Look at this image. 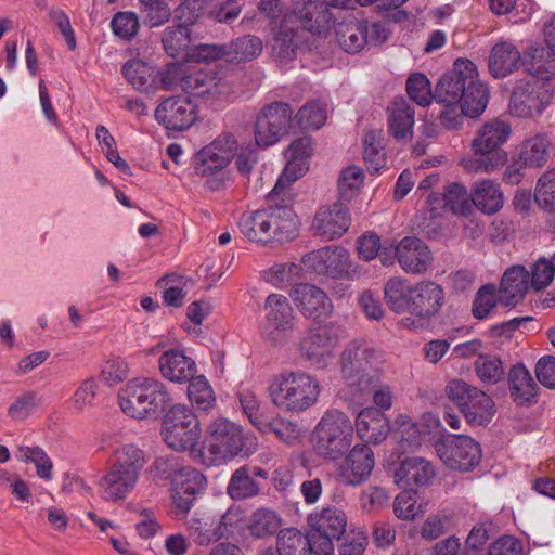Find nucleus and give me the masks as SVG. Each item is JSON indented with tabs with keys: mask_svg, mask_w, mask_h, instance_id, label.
Masks as SVG:
<instances>
[{
	"mask_svg": "<svg viewBox=\"0 0 555 555\" xmlns=\"http://www.w3.org/2000/svg\"><path fill=\"white\" fill-rule=\"evenodd\" d=\"M384 297L391 311L411 314L401 320V325L412 330H421L427 325L440 312L446 301L440 284L429 280L412 284L399 276L386 282Z\"/></svg>",
	"mask_w": 555,
	"mask_h": 555,
	"instance_id": "1",
	"label": "nucleus"
},
{
	"mask_svg": "<svg viewBox=\"0 0 555 555\" xmlns=\"http://www.w3.org/2000/svg\"><path fill=\"white\" fill-rule=\"evenodd\" d=\"M270 198L274 205L258 209L251 214L245 223V236L249 241L269 244L293 241L299 232V219L292 204L294 196L291 190L286 196L274 197L273 190Z\"/></svg>",
	"mask_w": 555,
	"mask_h": 555,
	"instance_id": "2",
	"label": "nucleus"
},
{
	"mask_svg": "<svg viewBox=\"0 0 555 555\" xmlns=\"http://www.w3.org/2000/svg\"><path fill=\"white\" fill-rule=\"evenodd\" d=\"M268 392L279 410L300 414L319 400L321 385L318 378L300 370H285L271 378Z\"/></svg>",
	"mask_w": 555,
	"mask_h": 555,
	"instance_id": "3",
	"label": "nucleus"
},
{
	"mask_svg": "<svg viewBox=\"0 0 555 555\" xmlns=\"http://www.w3.org/2000/svg\"><path fill=\"white\" fill-rule=\"evenodd\" d=\"M118 403L122 412L132 418L156 420L172 406V398L162 380L137 377L119 389Z\"/></svg>",
	"mask_w": 555,
	"mask_h": 555,
	"instance_id": "4",
	"label": "nucleus"
},
{
	"mask_svg": "<svg viewBox=\"0 0 555 555\" xmlns=\"http://www.w3.org/2000/svg\"><path fill=\"white\" fill-rule=\"evenodd\" d=\"M354 440V424L343 411L330 409L324 412L312 431L313 449L326 461L340 460Z\"/></svg>",
	"mask_w": 555,
	"mask_h": 555,
	"instance_id": "5",
	"label": "nucleus"
},
{
	"mask_svg": "<svg viewBox=\"0 0 555 555\" xmlns=\"http://www.w3.org/2000/svg\"><path fill=\"white\" fill-rule=\"evenodd\" d=\"M376 353L363 339H354L346 345L340 354V373L352 392L366 395L378 386L379 374L374 367Z\"/></svg>",
	"mask_w": 555,
	"mask_h": 555,
	"instance_id": "6",
	"label": "nucleus"
},
{
	"mask_svg": "<svg viewBox=\"0 0 555 555\" xmlns=\"http://www.w3.org/2000/svg\"><path fill=\"white\" fill-rule=\"evenodd\" d=\"M205 450H198V461L208 466H218L234 459L243 450L241 427L227 418L219 417L207 428Z\"/></svg>",
	"mask_w": 555,
	"mask_h": 555,
	"instance_id": "7",
	"label": "nucleus"
},
{
	"mask_svg": "<svg viewBox=\"0 0 555 555\" xmlns=\"http://www.w3.org/2000/svg\"><path fill=\"white\" fill-rule=\"evenodd\" d=\"M201 425L195 413L184 404L172 405L164 417L163 439L175 451H190L191 456L198 461L196 449L201 438Z\"/></svg>",
	"mask_w": 555,
	"mask_h": 555,
	"instance_id": "8",
	"label": "nucleus"
},
{
	"mask_svg": "<svg viewBox=\"0 0 555 555\" xmlns=\"http://www.w3.org/2000/svg\"><path fill=\"white\" fill-rule=\"evenodd\" d=\"M341 333L335 322L311 325L299 340L300 356L318 370L327 369L335 358Z\"/></svg>",
	"mask_w": 555,
	"mask_h": 555,
	"instance_id": "9",
	"label": "nucleus"
},
{
	"mask_svg": "<svg viewBox=\"0 0 555 555\" xmlns=\"http://www.w3.org/2000/svg\"><path fill=\"white\" fill-rule=\"evenodd\" d=\"M446 392L472 425H488L496 412L495 403L489 395L462 379L450 380Z\"/></svg>",
	"mask_w": 555,
	"mask_h": 555,
	"instance_id": "10",
	"label": "nucleus"
},
{
	"mask_svg": "<svg viewBox=\"0 0 555 555\" xmlns=\"http://www.w3.org/2000/svg\"><path fill=\"white\" fill-rule=\"evenodd\" d=\"M293 108L286 102L264 106L255 124V142L259 147L278 143L289 130Z\"/></svg>",
	"mask_w": 555,
	"mask_h": 555,
	"instance_id": "11",
	"label": "nucleus"
},
{
	"mask_svg": "<svg viewBox=\"0 0 555 555\" xmlns=\"http://www.w3.org/2000/svg\"><path fill=\"white\" fill-rule=\"evenodd\" d=\"M301 262L311 272L332 279H353L357 274L344 247L327 246L312 250L302 256Z\"/></svg>",
	"mask_w": 555,
	"mask_h": 555,
	"instance_id": "12",
	"label": "nucleus"
},
{
	"mask_svg": "<svg viewBox=\"0 0 555 555\" xmlns=\"http://www.w3.org/2000/svg\"><path fill=\"white\" fill-rule=\"evenodd\" d=\"M436 452L443 464L462 473L475 469L482 456L480 444L468 436H455L436 443Z\"/></svg>",
	"mask_w": 555,
	"mask_h": 555,
	"instance_id": "13",
	"label": "nucleus"
},
{
	"mask_svg": "<svg viewBox=\"0 0 555 555\" xmlns=\"http://www.w3.org/2000/svg\"><path fill=\"white\" fill-rule=\"evenodd\" d=\"M551 103L548 90L538 80H520L515 87L508 109L518 118L540 116Z\"/></svg>",
	"mask_w": 555,
	"mask_h": 555,
	"instance_id": "14",
	"label": "nucleus"
},
{
	"mask_svg": "<svg viewBox=\"0 0 555 555\" xmlns=\"http://www.w3.org/2000/svg\"><path fill=\"white\" fill-rule=\"evenodd\" d=\"M312 152V142L309 137H301L288 145L285 151L287 164L273 188L274 197L288 194L291 184L308 170Z\"/></svg>",
	"mask_w": 555,
	"mask_h": 555,
	"instance_id": "15",
	"label": "nucleus"
},
{
	"mask_svg": "<svg viewBox=\"0 0 555 555\" xmlns=\"http://www.w3.org/2000/svg\"><path fill=\"white\" fill-rule=\"evenodd\" d=\"M289 297L301 315L309 320L330 318L334 305L325 291L310 283H296L289 291Z\"/></svg>",
	"mask_w": 555,
	"mask_h": 555,
	"instance_id": "16",
	"label": "nucleus"
},
{
	"mask_svg": "<svg viewBox=\"0 0 555 555\" xmlns=\"http://www.w3.org/2000/svg\"><path fill=\"white\" fill-rule=\"evenodd\" d=\"M154 116L167 130L184 131L195 122L197 106L190 98L169 96L158 104Z\"/></svg>",
	"mask_w": 555,
	"mask_h": 555,
	"instance_id": "17",
	"label": "nucleus"
},
{
	"mask_svg": "<svg viewBox=\"0 0 555 555\" xmlns=\"http://www.w3.org/2000/svg\"><path fill=\"white\" fill-rule=\"evenodd\" d=\"M375 466L374 452L367 444H356L337 468V478L345 486L364 483Z\"/></svg>",
	"mask_w": 555,
	"mask_h": 555,
	"instance_id": "18",
	"label": "nucleus"
},
{
	"mask_svg": "<svg viewBox=\"0 0 555 555\" xmlns=\"http://www.w3.org/2000/svg\"><path fill=\"white\" fill-rule=\"evenodd\" d=\"M182 91L205 101H215L228 95L231 88L215 69H192L182 79Z\"/></svg>",
	"mask_w": 555,
	"mask_h": 555,
	"instance_id": "19",
	"label": "nucleus"
},
{
	"mask_svg": "<svg viewBox=\"0 0 555 555\" xmlns=\"http://www.w3.org/2000/svg\"><path fill=\"white\" fill-rule=\"evenodd\" d=\"M476 73L475 64L469 60L459 59L451 72L446 73L436 86L434 96L438 103H460L465 94L466 83Z\"/></svg>",
	"mask_w": 555,
	"mask_h": 555,
	"instance_id": "20",
	"label": "nucleus"
},
{
	"mask_svg": "<svg viewBox=\"0 0 555 555\" xmlns=\"http://www.w3.org/2000/svg\"><path fill=\"white\" fill-rule=\"evenodd\" d=\"M349 225V209L340 202L321 206L312 221L313 231L326 241L343 236Z\"/></svg>",
	"mask_w": 555,
	"mask_h": 555,
	"instance_id": "21",
	"label": "nucleus"
},
{
	"mask_svg": "<svg viewBox=\"0 0 555 555\" xmlns=\"http://www.w3.org/2000/svg\"><path fill=\"white\" fill-rule=\"evenodd\" d=\"M395 256L406 273H425L433 262V254L427 244L413 236H405L399 242Z\"/></svg>",
	"mask_w": 555,
	"mask_h": 555,
	"instance_id": "22",
	"label": "nucleus"
},
{
	"mask_svg": "<svg viewBox=\"0 0 555 555\" xmlns=\"http://www.w3.org/2000/svg\"><path fill=\"white\" fill-rule=\"evenodd\" d=\"M173 487V503L180 514H186L195 496L206 488L205 476L194 467L183 466L176 475Z\"/></svg>",
	"mask_w": 555,
	"mask_h": 555,
	"instance_id": "23",
	"label": "nucleus"
},
{
	"mask_svg": "<svg viewBox=\"0 0 555 555\" xmlns=\"http://www.w3.org/2000/svg\"><path fill=\"white\" fill-rule=\"evenodd\" d=\"M436 476L433 464L423 457H408L396 468L395 483L408 491L415 492L416 488L428 486Z\"/></svg>",
	"mask_w": 555,
	"mask_h": 555,
	"instance_id": "24",
	"label": "nucleus"
},
{
	"mask_svg": "<svg viewBox=\"0 0 555 555\" xmlns=\"http://www.w3.org/2000/svg\"><path fill=\"white\" fill-rule=\"evenodd\" d=\"M283 5H293V10L285 14V24H295L309 31H313L321 23L326 22L328 10L322 0H280Z\"/></svg>",
	"mask_w": 555,
	"mask_h": 555,
	"instance_id": "25",
	"label": "nucleus"
},
{
	"mask_svg": "<svg viewBox=\"0 0 555 555\" xmlns=\"http://www.w3.org/2000/svg\"><path fill=\"white\" fill-rule=\"evenodd\" d=\"M139 479V477L109 464L99 480L101 496L108 502L124 500L135 489Z\"/></svg>",
	"mask_w": 555,
	"mask_h": 555,
	"instance_id": "26",
	"label": "nucleus"
},
{
	"mask_svg": "<svg viewBox=\"0 0 555 555\" xmlns=\"http://www.w3.org/2000/svg\"><path fill=\"white\" fill-rule=\"evenodd\" d=\"M268 326L284 335L292 334L296 325V315L288 298L282 294H270L264 301Z\"/></svg>",
	"mask_w": 555,
	"mask_h": 555,
	"instance_id": "27",
	"label": "nucleus"
},
{
	"mask_svg": "<svg viewBox=\"0 0 555 555\" xmlns=\"http://www.w3.org/2000/svg\"><path fill=\"white\" fill-rule=\"evenodd\" d=\"M158 366L164 378L178 384L189 382L196 373L195 361L179 349L165 351L158 359Z\"/></svg>",
	"mask_w": 555,
	"mask_h": 555,
	"instance_id": "28",
	"label": "nucleus"
},
{
	"mask_svg": "<svg viewBox=\"0 0 555 555\" xmlns=\"http://www.w3.org/2000/svg\"><path fill=\"white\" fill-rule=\"evenodd\" d=\"M552 153L553 144L548 134L539 132L520 144L518 163L520 167L540 169L547 164Z\"/></svg>",
	"mask_w": 555,
	"mask_h": 555,
	"instance_id": "29",
	"label": "nucleus"
},
{
	"mask_svg": "<svg viewBox=\"0 0 555 555\" xmlns=\"http://www.w3.org/2000/svg\"><path fill=\"white\" fill-rule=\"evenodd\" d=\"M388 131L396 140L412 137L414 108L403 96H396L387 106Z\"/></svg>",
	"mask_w": 555,
	"mask_h": 555,
	"instance_id": "30",
	"label": "nucleus"
},
{
	"mask_svg": "<svg viewBox=\"0 0 555 555\" xmlns=\"http://www.w3.org/2000/svg\"><path fill=\"white\" fill-rule=\"evenodd\" d=\"M512 133L511 125L501 119H493L485 124L472 142L474 152L479 153H505L500 150Z\"/></svg>",
	"mask_w": 555,
	"mask_h": 555,
	"instance_id": "31",
	"label": "nucleus"
},
{
	"mask_svg": "<svg viewBox=\"0 0 555 555\" xmlns=\"http://www.w3.org/2000/svg\"><path fill=\"white\" fill-rule=\"evenodd\" d=\"M308 525L313 532L327 534L339 540L347 529V515L336 506H324L308 516Z\"/></svg>",
	"mask_w": 555,
	"mask_h": 555,
	"instance_id": "32",
	"label": "nucleus"
},
{
	"mask_svg": "<svg viewBox=\"0 0 555 555\" xmlns=\"http://www.w3.org/2000/svg\"><path fill=\"white\" fill-rule=\"evenodd\" d=\"M507 385L509 396L517 405L530 404L538 396L539 387L522 363H517L509 369Z\"/></svg>",
	"mask_w": 555,
	"mask_h": 555,
	"instance_id": "33",
	"label": "nucleus"
},
{
	"mask_svg": "<svg viewBox=\"0 0 555 555\" xmlns=\"http://www.w3.org/2000/svg\"><path fill=\"white\" fill-rule=\"evenodd\" d=\"M356 428L362 440L378 444L387 438L389 422L382 411L365 408L357 416Z\"/></svg>",
	"mask_w": 555,
	"mask_h": 555,
	"instance_id": "34",
	"label": "nucleus"
},
{
	"mask_svg": "<svg viewBox=\"0 0 555 555\" xmlns=\"http://www.w3.org/2000/svg\"><path fill=\"white\" fill-rule=\"evenodd\" d=\"M499 291L503 306H515L528 291V272L522 266L509 268L503 274Z\"/></svg>",
	"mask_w": 555,
	"mask_h": 555,
	"instance_id": "35",
	"label": "nucleus"
},
{
	"mask_svg": "<svg viewBox=\"0 0 555 555\" xmlns=\"http://www.w3.org/2000/svg\"><path fill=\"white\" fill-rule=\"evenodd\" d=\"M520 59V51L513 43H496L489 56V70L495 78L506 77L518 67Z\"/></svg>",
	"mask_w": 555,
	"mask_h": 555,
	"instance_id": "36",
	"label": "nucleus"
},
{
	"mask_svg": "<svg viewBox=\"0 0 555 555\" xmlns=\"http://www.w3.org/2000/svg\"><path fill=\"white\" fill-rule=\"evenodd\" d=\"M147 463L146 452L135 443H124L117 447L112 454L114 466L127 473L141 477L142 470Z\"/></svg>",
	"mask_w": 555,
	"mask_h": 555,
	"instance_id": "37",
	"label": "nucleus"
},
{
	"mask_svg": "<svg viewBox=\"0 0 555 555\" xmlns=\"http://www.w3.org/2000/svg\"><path fill=\"white\" fill-rule=\"evenodd\" d=\"M472 202L482 212L492 215L502 208L503 193L498 183L485 179L475 183L472 191Z\"/></svg>",
	"mask_w": 555,
	"mask_h": 555,
	"instance_id": "38",
	"label": "nucleus"
},
{
	"mask_svg": "<svg viewBox=\"0 0 555 555\" xmlns=\"http://www.w3.org/2000/svg\"><path fill=\"white\" fill-rule=\"evenodd\" d=\"M526 70L541 80L555 76V49L548 46L533 47L529 60L525 62Z\"/></svg>",
	"mask_w": 555,
	"mask_h": 555,
	"instance_id": "39",
	"label": "nucleus"
},
{
	"mask_svg": "<svg viewBox=\"0 0 555 555\" xmlns=\"http://www.w3.org/2000/svg\"><path fill=\"white\" fill-rule=\"evenodd\" d=\"M383 132L379 130H369L363 140V159L366 168L372 173H377L386 166V153L383 144Z\"/></svg>",
	"mask_w": 555,
	"mask_h": 555,
	"instance_id": "40",
	"label": "nucleus"
},
{
	"mask_svg": "<svg viewBox=\"0 0 555 555\" xmlns=\"http://www.w3.org/2000/svg\"><path fill=\"white\" fill-rule=\"evenodd\" d=\"M489 99V90L487 86L476 79V73L472 75L469 83H466L465 94L461 99L464 113L469 117H476L480 115Z\"/></svg>",
	"mask_w": 555,
	"mask_h": 555,
	"instance_id": "41",
	"label": "nucleus"
},
{
	"mask_svg": "<svg viewBox=\"0 0 555 555\" xmlns=\"http://www.w3.org/2000/svg\"><path fill=\"white\" fill-rule=\"evenodd\" d=\"M282 525L279 514L270 508H258L246 524L249 533L255 538H266L275 534Z\"/></svg>",
	"mask_w": 555,
	"mask_h": 555,
	"instance_id": "42",
	"label": "nucleus"
},
{
	"mask_svg": "<svg viewBox=\"0 0 555 555\" xmlns=\"http://www.w3.org/2000/svg\"><path fill=\"white\" fill-rule=\"evenodd\" d=\"M276 544L281 555H310L307 534L295 528H286L279 532Z\"/></svg>",
	"mask_w": 555,
	"mask_h": 555,
	"instance_id": "43",
	"label": "nucleus"
},
{
	"mask_svg": "<svg viewBox=\"0 0 555 555\" xmlns=\"http://www.w3.org/2000/svg\"><path fill=\"white\" fill-rule=\"evenodd\" d=\"M162 43L165 52L176 57L180 55L191 43V30L186 25L168 26L163 31Z\"/></svg>",
	"mask_w": 555,
	"mask_h": 555,
	"instance_id": "44",
	"label": "nucleus"
},
{
	"mask_svg": "<svg viewBox=\"0 0 555 555\" xmlns=\"http://www.w3.org/2000/svg\"><path fill=\"white\" fill-rule=\"evenodd\" d=\"M337 35L341 48L349 53H354L367 43V25L361 22L350 23L340 26Z\"/></svg>",
	"mask_w": 555,
	"mask_h": 555,
	"instance_id": "45",
	"label": "nucleus"
},
{
	"mask_svg": "<svg viewBox=\"0 0 555 555\" xmlns=\"http://www.w3.org/2000/svg\"><path fill=\"white\" fill-rule=\"evenodd\" d=\"M188 397L192 404L201 411H209L214 408L216 397L208 380L203 376H193L189 380Z\"/></svg>",
	"mask_w": 555,
	"mask_h": 555,
	"instance_id": "46",
	"label": "nucleus"
},
{
	"mask_svg": "<svg viewBox=\"0 0 555 555\" xmlns=\"http://www.w3.org/2000/svg\"><path fill=\"white\" fill-rule=\"evenodd\" d=\"M506 153L474 152L473 156L463 158L461 165L468 172H490L502 167L506 163Z\"/></svg>",
	"mask_w": 555,
	"mask_h": 555,
	"instance_id": "47",
	"label": "nucleus"
},
{
	"mask_svg": "<svg viewBox=\"0 0 555 555\" xmlns=\"http://www.w3.org/2000/svg\"><path fill=\"white\" fill-rule=\"evenodd\" d=\"M302 269L295 262L275 263L262 272V278L276 288L283 289L293 281L301 278Z\"/></svg>",
	"mask_w": 555,
	"mask_h": 555,
	"instance_id": "48",
	"label": "nucleus"
},
{
	"mask_svg": "<svg viewBox=\"0 0 555 555\" xmlns=\"http://www.w3.org/2000/svg\"><path fill=\"white\" fill-rule=\"evenodd\" d=\"M153 68L142 61L130 60L122 66L125 78L141 92H146L153 85Z\"/></svg>",
	"mask_w": 555,
	"mask_h": 555,
	"instance_id": "49",
	"label": "nucleus"
},
{
	"mask_svg": "<svg viewBox=\"0 0 555 555\" xmlns=\"http://www.w3.org/2000/svg\"><path fill=\"white\" fill-rule=\"evenodd\" d=\"M474 370L480 382L487 385L498 384L504 375L502 361L490 354H480L475 361Z\"/></svg>",
	"mask_w": 555,
	"mask_h": 555,
	"instance_id": "50",
	"label": "nucleus"
},
{
	"mask_svg": "<svg viewBox=\"0 0 555 555\" xmlns=\"http://www.w3.org/2000/svg\"><path fill=\"white\" fill-rule=\"evenodd\" d=\"M444 195L448 210L453 215L467 216L472 209V194L467 188L459 182H452L444 186Z\"/></svg>",
	"mask_w": 555,
	"mask_h": 555,
	"instance_id": "51",
	"label": "nucleus"
},
{
	"mask_svg": "<svg viewBox=\"0 0 555 555\" xmlns=\"http://www.w3.org/2000/svg\"><path fill=\"white\" fill-rule=\"evenodd\" d=\"M224 159L207 145L194 155V171L201 177L212 176L229 165Z\"/></svg>",
	"mask_w": 555,
	"mask_h": 555,
	"instance_id": "52",
	"label": "nucleus"
},
{
	"mask_svg": "<svg viewBox=\"0 0 555 555\" xmlns=\"http://www.w3.org/2000/svg\"><path fill=\"white\" fill-rule=\"evenodd\" d=\"M325 105L319 101L306 103L296 114V119L301 129L318 130L326 121Z\"/></svg>",
	"mask_w": 555,
	"mask_h": 555,
	"instance_id": "53",
	"label": "nucleus"
},
{
	"mask_svg": "<svg viewBox=\"0 0 555 555\" xmlns=\"http://www.w3.org/2000/svg\"><path fill=\"white\" fill-rule=\"evenodd\" d=\"M409 98L420 106H428L435 99L430 81L423 73H413L406 80Z\"/></svg>",
	"mask_w": 555,
	"mask_h": 555,
	"instance_id": "54",
	"label": "nucleus"
},
{
	"mask_svg": "<svg viewBox=\"0 0 555 555\" xmlns=\"http://www.w3.org/2000/svg\"><path fill=\"white\" fill-rule=\"evenodd\" d=\"M99 384L95 378L90 377L80 383L69 399L73 410L83 412L87 409L95 406Z\"/></svg>",
	"mask_w": 555,
	"mask_h": 555,
	"instance_id": "55",
	"label": "nucleus"
},
{
	"mask_svg": "<svg viewBox=\"0 0 555 555\" xmlns=\"http://www.w3.org/2000/svg\"><path fill=\"white\" fill-rule=\"evenodd\" d=\"M295 33L291 24L282 22L280 31L275 35L272 43V53L274 57L283 60H292L295 56L297 42L295 41Z\"/></svg>",
	"mask_w": 555,
	"mask_h": 555,
	"instance_id": "56",
	"label": "nucleus"
},
{
	"mask_svg": "<svg viewBox=\"0 0 555 555\" xmlns=\"http://www.w3.org/2000/svg\"><path fill=\"white\" fill-rule=\"evenodd\" d=\"M364 181L362 168L351 165L345 168L338 179V191L340 198L350 201L359 192Z\"/></svg>",
	"mask_w": 555,
	"mask_h": 555,
	"instance_id": "57",
	"label": "nucleus"
},
{
	"mask_svg": "<svg viewBox=\"0 0 555 555\" xmlns=\"http://www.w3.org/2000/svg\"><path fill=\"white\" fill-rule=\"evenodd\" d=\"M181 280V275L169 273L157 281L156 286L164 289L163 299L165 305L176 308L183 305L186 293L179 286Z\"/></svg>",
	"mask_w": 555,
	"mask_h": 555,
	"instance_id": "58",
	"label": "nucleus"
},
{
	"mask_svg": "<svg viewBox=\"0 0 555 555\" xmlns=\"http://www.w3.org/2000/svg\"><path fill=\"white\" fill-rule=\"evenodd\" d=\"M534 198L545 210H555V169L545 171L538 180Z\"/></svg>",
	"mask_w": 555,
	"mask_h": 555,
	"instance_id": "59",
	"label": "nucleus"
},
{
	"mask_svg": "<svg viewBox=\"0 0 555 555\" xmlns=\"http://www.w3.org/2000/svg\"><path fill=\"white\" fill-rule=\"evenodd\" d=\"M500 301V292L492 285H483L478 291L473 304V315L478 320L486 319Z\"/></svg>",
	"mask_w": 555,
	"mask_h": 555,
	"instance_id": "60",
	"label": "nucleus"
},
{
	"mask_svg": "<svg viewBox=\"0 0 555 555\" xmlns=\"http://www.w3.org/2000/svg\"><path fill=\"white\" fill-rule=\"evenodd\" d=\"M21 460L35 464L37 475L46 480L52 478V462L47 453L39 447H20Z\"/></svg>",
	"mask_w": 555,
	"mask_h": 555,
	"instance_id": "61",
	"label": "nucleus"
},
{
	"mask_svg": "<svg viewBox=\"0 0 555 555\" xmlns=\"http://www.w3.org/2000/svg\"><path fill=\"white\" fill-rule=\"evenodd\" d=\"M183 466L176 456H158L150 466V474L155 481L170 480L175 482L176 475Z\"/></svg>",
	"mask_w": 555,
	"mask_h": 555,
	"instance_id": "62",
	"label": "nucleus"
},
{
	"mask_svg": "<svg viewBox=\"0 0 555 555\" xmlns=\"http://www.w3.org/2000/svg\"><path fill=\"white\" fill-rule=\"evenodd\" d=\"M221 529L225 539H234L243 535V505L233 503L220 519Z\"/></svg>",
	"mask_w": 555,
	"mask_h": 555,
	"instance_id": "63",
	"label": "nucleus"
},
{
	"mask_svg": "<svg viewBox=\"0 0 555 555\" xmlns=\"http://www.w3.org/2000/svg\"><path fill=\"white\" fill-rule=\"evenodd\" d=\"M41 403L35 391H26L15 399L8 409V415L12 420H26Z\"/></svg>",
	"mask_w": 555,
	"mask_h": 555,
	"instance_id": "64",
	"label": "nucleus"
}]
</instances>
